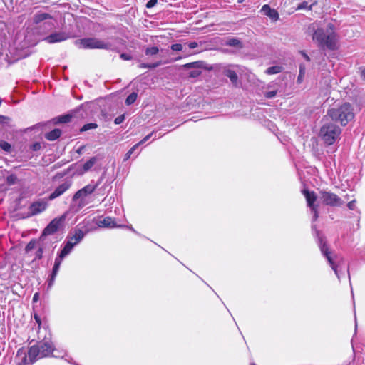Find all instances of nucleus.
<instances>
[{
    "label": "nucleus",
    "mask_w": 365,
    "mask_h": 365,
    "mask_svg": "<svg viewBox=\"0 0 365 365\" xmlns=\"http://www.w3.org/2000/svg\"><path fill=\"white\" fill-rule=\"evenodd\" d=\"M312 39L322 48H326L330 51H335L338 48V36L334 31V26L332 24H329L325 29L322 28L317 29L313 34Z\"/></svg>",
    "instance_id": "nucleus-1"
},
{
    "label": "nucleus",
    "mask_w": 365,
    "mask_h": 365,
    "mask_svg": "<svg viewBox=\"0 0 365 365\" xmlns=\"http://www.w3.org/2000/svg\"><path fill=\"white\" fill-rule=\"evenodd\" d=\"M327 116L333 121L339 123L341 125L346 126L354 118L355 114L352 106L349 103H344L336 108L328 110Z\"/></svg>",
    "instance_id": "nucleus-2"
},
{
    "label": "nucleus",
    "mask_w": 365,
    "mask_h": 365,
    "mask_svg": "<svg viewBox=\"0 0 365 365\" xmlns=\"http://www.w3.org/2000/svg\"><path fill=\"white\" fill-rule=\"evenodd\" d=\"M317 234L318 237V245L322 255L327 258L328 263L334 271L335 274L337 276L338 279H340L341 275L344 274V273H341V267L344 265V259L336 255L332 256L331 252H329L328 247L324 237L320 235L319 231H317Z\"/></svg>",
    "instance_id": "nucleus-3"
},
{
    "label": "nucleus",
    "mask_w": 365,
    "mask_h": 365,
    "mask_svg": "<svg viewBox=\"0 0 365 365\" xmlns=\"http://www.w3.org/2000/svg\"><path fill=\"white\" fill-rule=\"evenodd\" d=\"M51 334L48 332L37 344L31 346L29 351L28 355L30 356L33 360H36L51 356L56 349L51 341Z\"/></svg>",
    "instance_id": "nucleus-4"
},
{
    "label": "nucleus",
    "mask_w": 365,
    "mask_h": 365,
    "mask_svg": "<svg viewBox=\"0 0 365 365\" xmlns=\"http://www.w3.org/2000/svg\"><path fill=\"white\" fill-rule=\"evenodd\" d=\"M341 133V128L333 123H324L320 129V136L329 145H333L336 141Z\"/></svg>",
    "instance_id": "nucleus-5"
},
{
    "label": "nucleus",
    "mask_w": 365,
    "mask_h": 365,
    "mask_svg": "<svg viewBox=\"0 0 365 365\" xmlns=\"http://www.w3.org/2000/svg\"><path fill=\"white\" fill-rule=\"evenodd\" d=\"M75 45L83 49H109L110 44L96 38H84L75 41Z\"/></svg>",
    "instance_id": "nucleus-6"
},
{
    "label": "nucleus",
    "mask_w": 365,
    "mask_h": 365,
    "mask_svg": "<svg viewBox=\"0 0 365 365\" xmlns=\"http://www.w3.org/2000/svg\"><path fill=\"white\" fill-rule=\"evenodd\" d=\"M32 20L35 24H41L40 27H43V29L46 31L54 29L56 23V19L51 14L41 11L36 12Z\"/></svg>",
    "instance_id": "nucleus-7"
},
{
    "label": "nucleus",
    "mask_w": 365,
    "mask_h": 365,
    "mask_svg": "<svg viewBox=\"0 0 365 365\" xmlns=\"http://www.w3.org/2000/svg\"><path fill=\"white\" fill-rule=\"evenodd\" d=\"M103 179V176L100 178V179L98 180V182L94 184H88L81 188V190H78L73 197V200L76 201L78 200H80L78 206L82 207L84 205H86V202L84 200V197L87 196L88 195H90L93 193L95 190L98 187L99 184L101 183V180Z\"/></svg>",
    "instance_id": "nucleus-8"
},
{
    "label": "nucleus",
    "mask_w": 365,
    "mask_h": 365,
    "mask_svg": "<svg viewBox=\"0 0 365 365\" xmlns=\"http://www.w3.org/2000/svg\"><path fill=\"white\" fill-rule=\"evenodd\" d=\"M302 192L306 198L307 206L310 208V211L313 215L312 221L314 222L318 218V206L314 205V202L317 200L316 194L313 191L310 192L307 190H304Z\"/></svg>",
    "instance_id": "nucleus-9"
},
{
    "label": "nucleus",
    "mask_w": 365,
    "mask_h": 365,
    "mask_svg": "<svg viewBox=\"0 0 365 365\" xmlns=\"http://www.w3.org/2000/svg\"><path fill=\"white\" fill-rule=\"evenodd\" d=\"M320 194L322 195V202L326 205L340 207L343 205L342 200L334 193L321 191Z\"/></svg>",
    "instance_id": "nucleus-10"
},
{
    "label": "nucleus",
    "mask_w": 365,
    "mask_h": 365,
    "mask_svg": "<svg viewBox=\"0 0 365 365\" xmlns=\"http://www.w3.org/2000/svg\"><path fill=\"white\" fill-rule=\"evenodd\" d=\"M61 225V221L57 219L53 220L43 230L41 235L40 236L39 239H41V241H45L48 242L47 237L48 235H53L56 233Z\"/></svg>",
    "instance_id": "nucleus-11"
},
{
    "label": "nucleus",
    "mask_w": 365,
    "mask_h": 365,
    "mask_svg": "<svg viewBox=\"0 0 365 365\" xmlns=\"http://www.w3.org/2000/svg\"><path fill=\"white\" fill-rule=\"evenodd\" d=\"M267 91L264 92V96L268 99L274 98L277 93H280L283 91L282 86L277 81H272L269 83L267 86Z\"/></svg>",
    "instance_id": "nucleus-12"
},
{
    "label": "nucleus",
    "mask_w": 365,
    "mask_h": 365,
    "mask_svg": "<svg viewBox=\"0 0 365 365\" xmlns=\"http://www.w3.org/2000/svg\"><path fill=\"white\" fill-rule=\"evenodd\" d=\"M71 37V36L69 33L65 31H59L48 35L44 38V41L48 43H56L64 41Z\"/></svg>",
    "instance_id": "nucleus-13"
},
{
    "label": "nucleus",
    "mask_w": 365,
    "mask_h": 365,
    "mask_svg": "<svg viewBox=\"0 0 365 365\" xmlns=\"http://www.w3.org/2000/svg\"><path fill=\"white\" fill-rule=\"evenodd\" d=\"M16 360L18 361L17 365H32L37 361L36 359L33 360V359L28 355V352L26 353L23 348L18 349Z\"/></svg>",
    "instance_id": "nucleus-14"
},
{
    "label": "nucleus",
    "mask_w": 365,
    "mask_h": 365,
    "mask_svg": "<svg viewBox=\"0 0 365 365\" xmlns=\"http://www.w3.org/2000/svg\"><path fill=\"white\" fill-rule=\"evenodd\" d=\"M71 181L70 180H65L63 183L59 185L54 191L48 196L49 200H53L66 192L71 186Z\"/></svg>",
    "instance_id": "nucleus-15"
},
{
    "label": "nucleus",
    "mask_w": 365,
    "mask_h": 365,
    "mask_svg": "<svg viewBox=\"0 0 365 365\" xmlns=\"http://www.w3.org/2000/svg\"><path fill=\"white\" fill-rule=\"evenodd\" d=\"M47 202L43 200L34 202L29 207V216L36 215L43 212L47 207Z\"/></svg>",
    "instance_id": "nucleus-16"
},
{
    "label": "nucleus",
    "mask_w": 365,
    "mask_h": 365,
    "mask_svg": "<svg viewBox=\"0 0 365 365\" xmlns=\"http://www.w3.org/2000/svg\"><path fill=\"white\" fill-rule=\"evenodd\" d=\"M62 261H63V259L61 258H60L58 257H56L54 265L52 269V272L50 275V278L48 280V287H50L53 285V284L56 279V277L59 271Z\"/></svg>",
    "instance_id": "nucleus-17"
},
{
    "label": "nucleus",
    "mask_w": 365,
    "mask_h": 365,
    "mask_svg": "<svg viewBox=\"0 0 365 365\" xmlns=\"http://www.w3.org/2000/svg\"><path fill=\"white\" fill-rule=\"evenodd\" d=\"M97 225L100 227H108V228H113L116 227H119L115 220L111 217H106L102 220H99L97 222Z\"/></svg>",
    "instance_id": "nucleus-18"
},
{
    "label": "nucleus",
    "mask_w": 365,
    "mask_h": 365,
    "mask_svg": "<svg viewBox=\"0 0 365 365\" xmlns=\"http://www.w3.org/2000/svg\"><path fill=\"white\" fill-rule=\"evenodd\" d=\"M261 11L273 21H277L279 19L278 12L275 9H271L270 6L267 4H265L262 7Z\"/></svg>",
    "instance_id": "nucleus-19"
},
{
    "label": "nucleus",
    "mask_w": 365,
    "mask_h": 365,
    "mask_svg": "<svg viewBox=\"0 0 365 365\" xmlns=\"http://www.w3.org/2000/svg\"><path fill=\"white\" fill-rule=\"evenodd\" d=\"M61 130L58 128H55L53 130L46 133L45 134V138L50 141L55 140L58 139L61 135Z\"/></svg>",
    "instance_id": "nucleus-20"
},
{
    "label": "nucleus",
    "mask_w": 365,
    "mask_h": 365,
    "mask_svg": "<svg viewBox=\"0 0 365 365\" xmlns=\"http://www.w3.org/2000/svg\"><path fill=\"white\" fill-rule=\"evenodd\" d=\"M73 247L71 242H66L63 249L61 250L60 253L57 257L61 258L62 259H64L65 257H66L70 252L72 251Z\"/></svg>",
    "instance_id": "nucleus-21"
},
{
    "label": "nucleus",
    "mask_w": 365,
    "mask_h": 365,
    "mask_svg": "<svg viewBox=\"0 0 365 365\" xmlns=\"http://www.w3.org/2000/svg\"><path fill=\"white\" fill-rule=\"evenodd\" d=\"M46 242L45 241H41V239H39V244L38 247L35 253V257L34 260H38L41 259L43 257V250L46 247Z\"/></svg>",
    "instance_id": "nucleus-22"
},
{
    "label": "nucleus",
    "mask_w": 365,
    "mask_h": 365,
    "mask_svg": "<svg viewBox=\"0 0 365 365\" xmlns=\"http://www.w3.org/2000/svg\"><path fill=\"white\" fill-rule=\"evenodd\" d=\"M98 158L96 156L91 158L88 160H87L83 165V172H87L98 161Z\"/></svg>",
    "instance_id": "nucleus-23"
},
{
    "label": "nucleus",
    "mask_w": 365,
    "mask_h": 365,
    "mask_svg": "<svg viewBox=\"0 0 365 365\" xmlns=\"http://www.w3.org/2000/svg\"><path fill=\"white\" fill-rule=\"evenodd\" d=\"M225 75L230 78L233 84L237 85L238 77L235 71L227 69L225 71Z\"/></svg>",
    "instance_id": "nucleus-24"
},
{
    "label": "nucleus",
    "mask_w": 365,
    "mask_h": 365,
    "mask_svg": "<svg viewBox=\"0 0 365 365\" xmlns=\"http://www.w3.org/2000/svg\"><path fill=\"white\" fill-rule=\"evenodd\" d=\"M84 235L85 234L81 230H76L74 234L72 235V237L74 240V244H78L82 240Z\"/></svg>",
    "instance_id": "nucleus-25"
},
{
    "label": "nucleus",
    "mask_w": 365,
    "mask_h": 365,
    "mask_svg": "<svg viewBox=\"0 0 365 365\" xmlns=\"http://www.w3.org/2000/svg\"><path fill=\"white\" fill-rule=\"evenodd\" d=\"M283 67L280 66H274L269 67L266 71L265 73L267 75L277 74L282 71Z\"/></svg>",
    "instance_id": "nucleus-26"
},
{
    "label": "nucleus",
    "mask_w": 365,
    "mask_h": 365,
    "mask_svg": "<svg viewBox=\"0 0 365 365\" xmlns=\"http://www.w3.org/2000/svg\"><path fill=\"white\" fill-rule=\"evenodd\" d=\"M39 244V239L38 240H31L26 246L25 251L26 253H29L34 248H38Z\"/></svg>",
    "instance_id": "nucleus-27"
},
{
    "label": "nucleus",
    "mask_w": 365,
    "mask_h": 365,
    "mask_svg": "<svg viewBox=\"0 0 365 365\" xmlns=\"http://www.w3.org/2000/svg\"><path fill=\"white\" fill-rule=\"evenodd\" d=\"M316 4H317V2L314 1L312 4H311L310 5H309L308 2L304 1L298 4L297 9V10L307 9V10L310 11L312 9L313 6L316 5Z\"/></svg>",
    "instance_id": "nucleus-28"
},
{
    "label": "nucleus",
    "mask_w": 365,
    "mask_h": 365,
    "mask_svg": "<svg viewBox=\"0 0 365 365\" xmlns=\"http://www.w3.org/2000/svg\"><path fill=\"white\" fill-rule=\"evenodd\" d=\"M161 64H162L161 61H158V62L152 63H141L139 65V68L153 69V68H155L158 67Z\"/></svg>",
    "instance_id": "nucleus-29"
},
{
    "label": "nucleus",
    "mask_w": 365,
    "mask_h": 365,
    "mask_svg": "<svg viewBox=\"0 0 365 365\" xmlns=\"http://www.w3.org/2000/svg\"><path fill=\"white\" fill-rule=\"evenodd\" d=\"M305 70H306L305 66L304 64H300L299 65V75H298L297 80L298 83H300L302 82L303 78L305 75Z\"/></svg>",
    "instance_id": "nucleus-30"
},
{
    "label": "nucleus",
    "mask_w": 365,
    "mask_h": 365,
    "mask_svg": "<svg viewBox=\"0 0 365 365\" xmlns=\"http://www.w3.org/2000/svg\"><path fill=\"white\" fill-rule=\"evenodd\" d=\"M138 94L135 92L131 93L125 99V104L130 106L133 104L137 99Z\"/></svg>",
    "instance_id": "nucleus-31"
},
{
    "label": "nucleus",
    "mask_w": 365,
    "mask_h": 365,
    "mask_svg": "<svg viewBox=\"0 0 365 365\" xmlns=\"http://www.w3.org/2000/svg\"><path fill=\"white\" fill-rule=\"evenodd\" d=\"M226 45L233 47H241V42L237 38H230L227 41Z\"/></svg>",
    "instance_id": "nucleus-32"
},
{
    "label": "nucleus",
    "mask_w": 365,
    "mask_h": 365,
    "mask_svg": "<svg viewBox=\"0 0 365 365\" xmlns=\"http://www.w3.org/2000/svg\"><path fill=\"white\" fill-rule=\"evenodd\" d=\"M159 52V49L157 46L148 47L145 49V53L146 55L154 56Z\"/></svg>",
    "instance_id": "nucleus-33"
},
{
    "label": "nucleus",
    "mask_w": 365,
    "mask_h": 365,
    "mask_svg": "<svg viewBox=\"0 0 365 365\" xmlns=\"http://www.w3.org/2000/svg\"><path fill=\"white\" fill-rule=\"evenodd\" d=\"M98 127V125L96 123H87V124H85L81 128V132H84V131H87L88 130H91V129H95Z\"/></svg>",
    "instance_id": "nucleus-34"
},
{
    "label": "nucleus",
    "mask_w": 365,
    "mask_h": 365,
    "mask_svg": "<svg viewBox=\"0 0 365 365\" xmlns=\"http://www.w3.org/2000/svg\"><path fill=\"white\" fill-rule=\"evenodd\" d=\"M72 116L71 115H61L58 118V122L61 123H66L71 121Z\"/></svg>",
    "instance_id": "nucleus-35"
},
{
    "label": "nucleus",
    "mask_w": 365,
    "mask_h": 365,
    "mask_svg": "<svg viewBox=\"0 0 365 365\" xmlns=\"http://www.w3.org/2000/svg\"><path fill=\"white\" fill-rule=\"evenodd\" d=\"M138 148V144L134 145L125 155L124 161L128 160L130 158L131 155L135 152V150Z\"/></svg>",
    "instance_id": "nucleus-36"
},
{
    "label": "nucleus",
    "mask_w": 365,
    "mask_h": 365,
    "mask_svg": "<svg viewBox=\"0 0 365 365\" xmlns=\"http://www.w3.org/2000/svg\"><path fill=\"white\" fill-rule=\"evenodd\" d=\"M153 135H155L154 139L157 138L156 133L152 132L151 133L147 135L145 138H143L140 142H138L137 144H138V146L142 145L143 143H145L147 140H148ZM158 138H160V135H158Z\"/></svg>",
    "instance_id": "nucleus-37"
},
{
    "label": "nucleus",
    "mask_w": 365,
    "mask_h": 365,
    "mask_svg": "<svg viewBox=\"0 0 365 365\" xmlns=\"http://www.w3.org/2000/svg\"><path fill=\"white\" fill-rule=\"evenodd\" d=\"M17 180V177L14 174H11L6 178V182L11 185H14Z\"/></svg>",
    "instance_id": "nucleus-38"
},
{
    "label": "nucleus",
    "mask_w": 365,
    "mask_h": 365,
    "mask_svg": "<svg viewBox=\"0 0 365 365\" xmlns=\"http://www.w3.org/2000/svg\"><path fill=\"white\" fill-rule=\"evenodd\" d=\"M183 66L185 68H200L201 62L196 61V62L189 63L185 64Z\"/></svg>",
    "instance_id": "nucleus-39"
},
{
    "label": "nucleus",
    "mask_w": 365,
    "mask_h": 365,
    "mask_svg": "<svg viewBox=\"0 0 365 365\" xmlns=\"http://www.w3.org/2000/svg\"><path fill=\"white\" fill-rule=\"evenodd\" d=\"M0 147L5 151H9L11 149V145L3 140L0 142Z\"/></svg>",
    "instance_id": "nucleus-40"
},
{
    "label": "nucleus",
    "mask_w": 365,
    "mask_h": 365,
    "mask_svg": "<svg viewBox=\"0 0 365 365\" xmlns=\"http://www.w3.org/2000/svg\"><path fill=\"white\" fill-rule=\"evenodd\" d=\"M201 71L199 69L192 70L189 73V77L197 78L201 74Z\"/></svg>",
    "instance_id": "nucleus-41"
},
{
    "label": "nucleus",
    "mask_w": 365,
    "mask_h": 365,
    "mask_svg": "<svg viewBox=\"0 0 365 365\" xmlns=\"http://www.w3.org/2000/svg\"><path fill=\"white\" fill-rule=\"evenodd\" d=\"M171 49L175 51H180L182 50L183 47L181 43H174L171 45Z\"/></svg>",
    "instance_id": "nucleus-42"
},
{
    "label": "nucleus",
    "mask_w": 365,
    "mask_h": 365,
    "mask_svg": "<svg viewBox=\"0 0 365 365\" xmlns=\"http://www.w3.org/2000/svg\"><path fill=\"white\" fill-rule=\"evenodd\" d=\"M41 143H38V142H36L31 145V149L33 151H38V150H41Z\"/></svg>",
    "instance_id": "nucleus-43"
},
{
    "label": "nucleus",
    "mask_w": 365,
    "mask_h": 365,
    "mask_svg": "<svg viewBox=\"0 0 365 365\" xmlns=\"http://www.w3.org/2000/svg\"><path fill=\"white\" fill-rule=\"evenodd\" d=\"M124 120H125V115L123 114V115H120L118 116L117 118H115L114 123L116 125H119V124L122 123L124 121Z\"/></svg>",
    "instance_id": "nucleus-44"
},
{
    "label": "nucleus",
    "mask_w": 365,
    "mask_h": 365,
    "mask_svg": "<svg viewBox=\"0 0 365 365\" xmlns=\"http://www.w3.org/2000/svg\"><path fill=\"white\" fill-rule=\"evenodd\" d=\"M347 207L349 210H354L356 208V201L351 200L347 204Z\"/></svg>",
    "instance_id": "nucleus-45"
},
{
    "label": "nucleus",
    "mask_w": 365,
    "mask_h": 365,
    "mask_svg": "<svg viewBox=\"0 0 365 365\" xmlns=\"http://www.w3.org/2000/svg\"><path fill=\"white\" fill-rule=\"evenodd\" d=\"M34 319L35 321L37 322L38 324V329H39L40 327H41V317L37 314H34Z\"/></svg>",
    "instance_id": "nucleus-46"
},
{
    "label": "nucleus",
    "mask_w": 365,
    "mask_h": 365,
    "mask_svg": "<svg viewBox=\"0 0 365 365\" xmlns=\"http://www.w3.org/2000/svg\"><path fill=\"white\" fill-rule=\"evenodd\" d=\"M157 1H158L157 0H150L146 4V7L147 8L153 7L157 4Z\"/></svg>",
    "instance_id": "nucleus-47"
},
{
    "label": "nucleus",
    "mask_w": 365,
    "mask_h": 365,
    "mask_svg": "<svg viewBox=\"0 0 365 365\" xmlns=\"http://www.w3.org/2000/svg\"><path fill=\"white\" fill-rule=\"evenodd\" d=\"M120 58L125 61H128V60L131 59L130 55H129L128 53H125L120 54Z\"/></svg>",
    "instance_id": "nucleus-48"
},
{
    "label": "nucleus",
    "mask_w": 365,
    "mask_h": 365,
    "mask_svg": "<svg viewBox=\"0 0 365 365\" xmlns=\"http://www.w3.org/2000/svg\"><path fill=\"white\" fill-rule=\"evenodd\" d=\"M39 297H40V294L38 292H36L34 296H33V299H32V302L34 303L35 302H37L39 299Z\"/></svg>",
    "instance_id": "nucleus-49"
},
{
    "label": "nucleus",
    "mask_w": 365,
    "mask_h": 365,
    "mask_svg": "<svg viewBox=\"0 0 365 365\" xmlns=\"http://www.w3.org/2000/svg\"><path fill=\"white\" fill-rule=\"evenodd\" d=\"M9 118L8 117L0 115V123H6Z\"/></svg>",
    "instance_id": "nucleus-50"
},
{
    "label": "nucleus",
    "mask_w": 365,
    "mask_h": 365,
    "mask_svg": "<svg viewBox=\"0 0 365 365\" xmlns=\"http://www.w3.org/2000/svg\"><path fill=\"white\" fill-rule=\"evenodd\" d=\"M300 53L302 55V56L304 58V59L307 61H310V58L309 57V56L303 51H300Z\"/></svg>",
    "instance_id": "nucleus-51"
},
{
    "label": "nucleus",
    "mask_w": 365,
    "mask_h": 365,
    "mask_svg": "<svg viewBox=\"0 0 365 365\" xmlns=\"http://www.w3.org/2000/svg\"><path fill=\"white\" fill-rule=\"evenodd\" d=\"M190 48L193 49L197 46V43L196 42H190L188 44Z\"/></svg>",
    "instance_id": "nucleus-52"
},
{
    "label": "nucleus",
    "mask_w": 365,
    "mask_h": 365,
    "mask_svg": "<svg viewBox=\"0 0 365 365\" xmlns=\"http://www.w3.org/2000/svg\"><path fill=\"white\" fill-rule=\"evenodd\" d=\"M66 242H71V244L73 245V247H74L75 245H77V244H74V240L72 237V236H68V240H67Z\"/></svg>",
    "instance_id": "nucleus-53"
},
{
    "label": "nucleus",
    "mask_w": 365,
    "mask_h": 365,
    "mask_svg": "<svg viewBox=\"0 0 365 365\" xmlns=\"http://www.w3.org/2000/svg\"><path fill=\"white\" fill-rule=\"evenodd\" d=\"M85 148V146L84 145H82V146H80L78 150H77V153L78 154H81L83 153V150H84Z\"/></svg>",
    "instance_id": "nucleus-54"
},
{
    "label": "nucleus",
    "mask_w": 365,
    "mask_h": 365,
    "mask_svg": "<svg viewBox=\"0 0 365 365\" xmlns=\"http://www.w3.org/2000/svg\"><path fill=\"white\" fill-rule=\"evenodd\" d=\"M52 356L53 357H56V358H62V359L64 358V355L61 356V355H58V354H52Z\"/></svg>",
    "instance_id": "nucleus-55"
},
{
    "label": "nucleus",
    "mask_w": 365,
    "mask_h": 365,
    "mask_svg": "<svg viewBox=\"0 0 365 365\" xmlns=\"http://www.w3.org/2000/svg\"><path fill=\"white\" fill-rule=\"evenodd\" d=\"M66 360L67 361H68L69 363H71V364H74V365H79V364H76V363H75V362H72V361H72V359H71V358H70V359H66Z\"/></svg>",
    "instance_id": "nucleus-56"
},
{
    "label": "nucleus",
    "mask_w": 365,
    "mask_h": 365,
    "mask_svg": "<svg viewBox=\"0 0 365 365\" xmlns=\"http://www.w3.org/2000/svg\"><path fill=\"white\" fill-rule=\"evenodd\" d=\"M361 76L365 80V68L361 71Z\"/></svg>",
    "instance_id": "nucleus-57"
},
{
    "label": "nucleus",
    "mask_w": 365,
    "mask_h": 365,
    "mask_svg": "<svg viewBox=\"0 0 365 365\" xmlns=\"http://www.w3.org/2000/svg\"><path fill=\"white\" fill-rule=\"evenodd\" d=\"M133 232H135V230L133 227H129Z\"/></svg>",
    "instance_id": "nucleus-58"
},
{
    "label": "nucleus",
    "mask_w": 365,
    "mask_h": 365,
    "mask_svg": "<svg viewBox=\"0 0 365 365\" xmlns=\"http://www.w3.org/2000/svg\"><path fill=\"white\" fill-rule=\"evenodd\" d=\"M347 272H348V274H349V277H350V276H349V269H347Z\"/></svg>",
    "instance_id": "nucleus-59"
},
{
    "label": "nucleus",
    "mask_w": 365,
    "mask_h": 365,
    "mask_svg": "<svg viewBox=\"0 0 365 365\" xmlns=\"http://www.w3.org/2000/svg\"><path fill=\"white\" fill-rule=\"evenodd\" d=\"M244 0H238V2H242Z\"/></svg>",
    "instance_id": "nucleus-60"
},
{
    "label": "nucleus",
    "mask_w": 365,
    "mask_h": 365,
    "mask_svg": "<svg viewBox=\"0 0 365 365\" xmlns=\"http://www.w3.org/2000/svg\"><path fill=\"white\" fill-rule=\"evenodd\" d=\"M356 327H357V324H355V329H356Z\"/></svg>",
    "instance_id": "nucleus-61"
}]
</instances>
